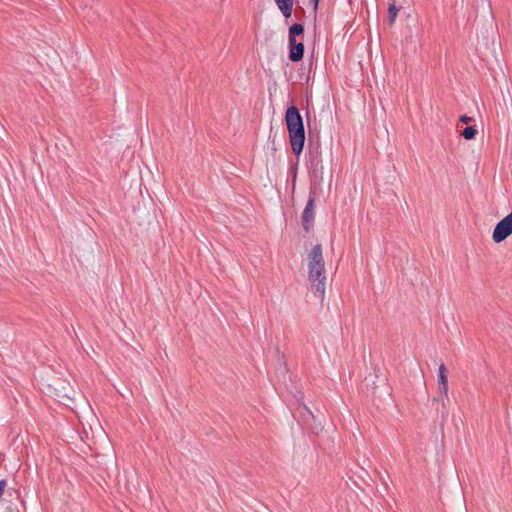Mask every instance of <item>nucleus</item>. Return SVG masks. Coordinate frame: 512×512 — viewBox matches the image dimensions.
Instances as JSON below:
<instances>
[{"label": "nucleus", "instance_id": "2", "mask_svg": "<svg viewBox=\"0 0 512 512\" xmlns=\"http://www.w3.org/2000/svg\"><path fill=\"white\" fill-rule=\"evenodd\" d=\"M285 122L293 153L299 156L305 143V129L302 116L296 106H290L285 113Z\"/></svg>", "mask_w": 512, "mask_h": 512}, {"label": "nucleus", "instance_id": "1", "mask_svg": "<svg viewBox=\"0 0 512 512\" xmlns=\"http://www.w3.org/2000/svg\"><path fill=\"white\" fill-rule=\"evenodd\" d=\"M308 277L312 287L319 293L320 298L325 294V262L323 258L322 246L316 244L308 254Z\"/></svg>", "mask_w": 512, "mask_h": 512}, {"label": "nucleus", "instance_id": "9", "mask_svg": "<svg viewBox=\"0 0 512 512\" xmlns=\"http://www.w3.org/2000/svg\"><path fill=\"white\" fill-rule=\"evenodd\" d=\"M397 11L398 10H397V8L395 7L394 4L390 5V7H389V16H390L391 23L394 22V19H395L396 15H397Z\"/></svg>", "mask_w": 512, "mask_h": 512}, {"label": "nucleus", "instance_id": "4", "mask_svg": "<svg viewBox=\"0 0 512 512\" xmlns=\"http://www.w3.org/2000/svg\"><path fill=\"white\" fill-rule=\"evenodd\" d=\"M512 234V211L504 217L500 222L497 223L492 239L496 243L504 241L507 237Z\"/></svg>", "mask_w": 512, "mask_h": 512}, {"label": "nucleus", "instance_id": "3", "mask_svg": "<svg viewBox=\"0 0 512 512\" xmlns=\"http://www.w3.org/2000/svg\"><path fill=\"white\" fill-rule=\"evenodd\" d=\"M304 35V27L302 24L295 23L289 28V59L292 62H299L304 56V44L302 39L297 40V37Z\"/></svg>", "mask_w": 512, "mask_h": 512}, {"label": "nucleus", "instance_id": "7", "mask_svg": "<svg viewBox=\"0 0 512 512\" xmlns=\"http://www.w3.org/2000/svg\"><path fill=\"white\" fill-rule=\"evenodd\" d=\"M285 18H290L293 11L294 0H274Z\"/></svg>", "mask_w": 512, "mask_h": 512}, {"label": "nucleus", "instance_id": "8", "mask_svg": "<svg viewBox=\"0 0 512 512\" xmlns=\"http://www.w3.org/2000/svg\"><path fill=\"white\" fill-rule=\"evenodd\" d=\"M477 134V130L473 126H468L462 131V136L466 140L474 139Z\"/></svg>", "mask_w": 512, "mask_h": 512}, {"label": "nucleus", "instance_id": "10", "mask_svg": "<svg viewBox=\"0 0 512 512\" xmlns=\"http://www.w3.org/2000/svg\"><path fill=\"white\" fill-rule=\"evenodd\" d=\"M459 120L462 123L469 124L470 122H472L473 119L467 115H462V116H460Z\"/></svg>", "mask_w": 512, "mask_h": 512}, {"label": "nucleus", "instance_id": "5", "mask_svg": "<svg viewBox=\"0 0 512 512\" xmlns=\"http://www.w3.org/2000/svg\"><path fill=\"white\" fill-rule=\"evenodd\" d=\"M315 193H310L308 202L302 213V225L306 232H309L313 226L315 210Z\"/></svg>", "mask_w": 512, "mask_h": 512}, {"label": "nucleus", "instance_id": "6", "mask_svg": "<svg viewBox=\"0 0 512 512\" xmlns=\"http://www.w3.org/2000/svg\"><path fill=\"white\" fill-rule=\"evenodd\" d=\"M438 387L440 394L448 398V371L444 363H441L438 369Z\"/></svg>", "mask_w": 512, "mask_h": 512}, {"label": "nucleus", "instance_id": "11", "mask_svg": "<svg viewBox=\"0 0 512 512\" xmlns=\"http://www.w3.org/2000/svg\"><path fill=\"white\" fill-rule=\"evenodd\" d=\"M319 1L320 0H312L313 5H314V10H316L318 8Z\"/></svg>", "mask_w": 512, "mask_h": 512}]
</instances>
